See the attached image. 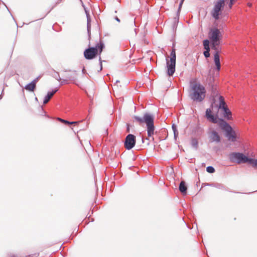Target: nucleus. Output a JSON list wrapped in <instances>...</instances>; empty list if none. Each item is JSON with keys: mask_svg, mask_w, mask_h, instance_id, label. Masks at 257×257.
Instances as JSON below:
<instances>
[{"mask_svg": "<svg viewBox=\"0 0 257 257\" xmlns=\"http://www.w3.org/2000/svg\"><path fill=\"white\" fill-rule=\"evenodd\" d=\"M58 90V88H55L54 90H53L52 91H49L48 92L47 95L45 97L44 99L43 100V103L46 104L47 103L53 95Z\"/></svg>", "mask_w": 257, "mask_h": 257, "instance_id": "nucleus-14", "label": "nucleus"}, {"mask_svg": "<svg viewBox=\"0 0 257 257\" xmlns=\"http://www.w3.org/2000/svg\"><path fill=\"white\" fill-rule=\"evenodd\" d=\"M203 44L204 49L207 50H210L209 47V41L207 39H205L203 42Z\"/></svg>", "mask_w": 257, "mask_h": 257, "instance_id": "nucleus-22", "label": "nucleus"}, {"mask_svg": "<svg viewBox=\"0 0 257 257\" xmlns=\"http://www.w3.org/2000/svg\"><path fill=\"white\" fill-rule=\"evenodd\" d=\"M35 100H38V99L37 97L35 98Z\"/></svg>", "mask_w": 257, "mask_h": 257, "instance_id": "nucleus-45", "label": "nucleus"}, {"mask_svg": "<svg viewBox=\"0 0 257 257\" xmlns=\"http://www.w3.org/2000/svg\"><path fill=\"white\" fill-rule=\"evenodd\" d=\"M99 61L100 65V70H99V71H100L102 69V61L101 60V58L100 56H99Z\"/></svg>", "mask_w": 257, "mask_h": 257, "instance_id": "nucleus-32", "label": "nucleus"}, {"mask_svg": "<svg viewBox=\"0 0 257 257\" xmlns=\"http://www.w3.org/2000/svg\"><path fill=\"white\" fill-rule=\"evenodd\" d=\"M206 171L209 173H213L215 172V169L212 166H208L206 168Z\"/></svg>", "mask_w": 257, "mask_h": 257, "instance_id": "nucleus-24", "label": "nucleus"}, {"mask_svg": "<svg viewBox=\"0 0 257 257\" xmlns=\"http://www.w3.org/2000/svg\"><path fill=\"white\" fill-rule=\"evenodd\" d=\"M209 51H210V50H205V51H204L203 54L205 58H208L210 56Z\"/></svg>", "mask_w": 257, "mask_h": 257, "instance_id": "nucleus-29", "label": "nucleus"}, {"mask_svg": "<svg viewBox=\"0 0 257 257\" xmlns=\"http://www.w3.org/2000/svg\"><path fill=\"white\" fill-rule=\"evenodd\" d=\"M95 47H97V48L98 49H101L103 50V49L104 48V45L102 42H100V43L99 44H97V45Z\"/></svg>", "mask_w": 257, "mask_h": 257, "instance_id": "nucleus-26", "label": "nucleus"}, {"mask_svg": "<svg viewBox=\"0 0 257 257\" xmlns=\"http://www.w3.org/2000/svg\"><path fill=\"white\" fill-rule=\"evenodd\" d=\"M192 146L195 148H197L198 146V141L196 139H193L192 140Z\"/></svg>", "mask_w": 257, "mask_h": 257, "instance_id": "nucleus-27", "label": "nucleus"}, {"mask_svg": "<svg viewBox=\"0 0 257 257\" xmlns=\"http://www.w3.org/2000/svg\"><path fill=\"white\" fill-rule=\"evenodd\" d=\"M57 119L59 121H60V122H61L62 123H64L65 124H68V123H69V121L65 120V119H62L61 118L58 117Z\"/></svg>", "mask_w": 257, "mask_h": 257, "instance_id": "nucleus-30", "label": "nucleus"}, {"mask_svg": "<svg viewBox=\"0 0 257 257\" xmlns=\"http://www.w3.org/2000/svg\"><path fill=\"white\" fill-rule=\"evenodd\" d=\"M174 132V139H175V140H176L177 137H178L179 133H178V131H177L176 132L175 131V132Z\"/></svg>", "mask_w": 257, "mask_h": 257, "instance_id": "nucleus-33", "label": "nucleus"}, {"mask_svg": "<svg viewBox=\"0 0 257 257\" xmlns=\"http://www.w3.org/2000/svg\"><path fill=\"white\" fill-rule=\"evenodd\" d=\"M219 125L220 128L225 132V136L227 138L228 140L233 142L236 141L235 133L227 122L223 119H220L219 122Z\"/></svg>", "mask_w": 257, "mask_h": 257, "instance_id": "nucleus-3", "label": "nucleus"}, {"mask_svg": "<svg viewBox=\"0 0 257 257\" xmlns=\"http://www.w3.org/2000/svg\"><path fill=\"white\" fill-rule=\"evenodd\" d=\"M115 20L116 21L118 22H120V20H119V18H118V17H115Z\"/></svg>", "mask_w": 257, "mask_h": 257, "instance_id": "nucleus-38", "label": "nucleus"}, {"mask_svg": "<svg viewBox=\"0 0 257 257\" xmlns=\"http://www.w3.org/2000/svg\"><path fill=\"white\" fill-rule=\"evenodd\" d=\"M184 1L185 0H181L180 4H179V8H178V12L181 10V8H182V6Z\"/></svg>", "mask_w": 257, "mask_h": 257, "instance_id": "nucleus-34", "label": "nucleus"}, {"mask_svg": "<svg viewBox=\"0 0 257 257\" xmlns=\"http://www.w3.org/2000/svg\"><path fill=\"white\" fill-rule=\"evenodd\" d=\"M247 163L248 164L252 165V166L254 167H257V160L253 159L252 158H248V160H247Z\"/></svg>", "mask_w": 257, "mask_h": 257, "instance_id": "nucleus-21", "label": "nucleus"}, {"mask_svg": "<svg viewBox=\"0 0 257 257\" xmlns=\"http://www.w3.org/2000/svg\"><path fill=\"white\" fill-rule=\"evenodd\" d=\"M220 42L218 41H211V47L213 50H215V52H217L218 53L219 52V45Z\"/></svg>", "mask_w": 257, "mask_h": 257, "instance_id": "nucleus-17", "label": "nucleus"}, {"mask_svg": "<svg viewBox=\"0 0 257 257\" xmlns=\"http://www.w3.org/2000/svg\"><path fill=\"white\" fill-rule=\"evenodd\" d=\"M229 159L231 162L239 164L247 163L248 157L242 153L233 152L229 154Z\"/></svg>", "mask_w": 257, "mask_h": 257, "instance_id": "nucleus-6", "label": "nucleus"}, {"mask_svg": "<svg viewBox=\"0 0 257 257\" xmlns=\"http://www.w3.org/2000/svg\"><path fill=\"white\" fill-rule=\"evenodd\" d=\"M206 117L213 123H216L217 122V117L211 114V110L210 108H208L206 110Z\"/></svg>", "mask_w": 257, "mask_h": 257, "instance_id": "nucleus-11", "label": "nucleus"}, {"mask_svg": "<svg viewBox=\"0 0 257 257\" xmlns=\"http://www.w3.org/2000/svg\"><path fill=\"white\" fill-rule=\"evenodd\" d=\"M214 61L216 67L217 71L220 70V62L219 53L217 52H215L214 54Z\"/></svg>", "mask_w": 257, "mask_h": 257, "instance_id": "nucleus-13", "label": "nucleus"}, {"mask_svg": "<svg viewBox=\"0 0 257 257\" xmlns=\"http://www.w3.org/2000/svg\"><path fill=\"white\" fill-rule=\"evenodd\" d=\"M222 110H223L224 117L228 119H230L231 117L229 116L231 115V112L230 110L227 107L224 108L222 109Z\"/></svg>", "mask_w": 257, "mask_h": 257, "instance_id": "nucleus-18", "label": "nucleus"}, {"mask_svg": "<svg viewBox=\"0 0 257 257\" xmlns=\"http://www.w3.org/2000/svg\"><path fill=\"white\" fill-rule=\"evenodd\" d=\"M135 120L140 124L145 123L146 124L147 134L149 137H152L154 134L155 126L154 123V115L150 113H145L143 117L134 116Z\"/></svg>", "mask_w": 257, "mask_h": 257, "instance_id": "nucleus-2", "label": "nucleus"}, {"mask_svg": "<svg viewBox=\"0 0 257 257\" xmlns=\"http://www.w3.org/2000/svg\"><path fill=\"white\" fill-rule=\"evenodd\" d=\"M52 76L54 78H55L57 80L60 81L61 80V78L59 75V74L58 72H56V71H53V73L52 74Z\"/></svg>", "mask_w": 257, "mask_h": 257, "instance_id": "nucleus-23", "label": "nucleus"}, {"mask_svg": "<svg viewBox=\"0 0 257 257\" xmlns=\"http://www.w3.org/2000/svg\"><path fill=\"white\" fill-rule=\"evenodd\" d=\"M98 53L97 47H89L84 52V56L86 59L91 60L94 58Z\"/></svg>", "mask_w": 257, "mask_h": 257, "instance_id": "nucleus-8", "label": "nucleus"}, {"mask_svg": "<svg viewBox=\"0 0 257 257\" xmlns=\"http://www.w3.org/2000/svg\"><path fill=\"white\" fill-rule=\"evenodd\" d=\"M187 187L184 181H181L179 186V190L183 194H186Z\"/></svg>", "mask_w": 257, "mask_h": 257, "instance_id": "nucleus-16", "label": "nucleus"}, {"mask_svg": "<svg viewBox=\"0 0 257 257\" xmlns=\"http://www.w3.org/2000/svg\"><path fill=\"white\" fill-rule=\"evenodd\" d=\"M190 97L194 101L201 102L205 97L206 90L202 85L195 81L191 82Z\"/></svg>", "mask_w": 257, "mask_h": 257, "instance_id": "nucleus-1", "label": "nucleus"}, {"mask_svg": "<svg viewBox=\"0 0 257 257\" xmlns=\"http://www.w3.org/2000/svg\"><path fill=\"white\" fill-rule=\"evenodd\" d=\"M59 2H58L56 3V5H57V4H59Z\"/></svg>", "mask_w": 257, "mask_h": 257, "instance_id": "nucleus-47", "label": "nucleus"}, {"mask_svg": "<svg viewBox=\"0 0 257 257\" xmlns=\"http://www.w3.org/2000/svg\"><path fill=\"white\" fill-rule=\"evenodd\" d=\"M78 122L77 121H69V123H68L69 124H76Z\"/></svg>", "mask_w": 257, "mask_h": 257, "instance_id": "nucleus-36", "label": "nucleus"}, {"mask_svg": "<svg viewBox=\"0 0 257 257\" xmlns=\"http://www.w3.org/2000/svg\"><path fill=\"white\" fill-rule=\"evenodd\" d=\"M221 37L222 35L219 29L214 28L211 30L209 33V39L211 41L220 42Z\"/></svg>", "mask_w": 257, "mask_h": 257, "instance_id": "nucleus-9", "label": "nucleus"}, {"mask_svg": "<svg viewBox=\"0 0 257 257\" xmlns=\"http://www.w3.org/2000/svg\"><path fill=\"white\" fill-rule=\"evenodd\" d=\"M25 89L29 91H34L36 88V86L32 82L28 84L25 86Z\"/></svg>", "mask_w": 257, "mask_h": 257, "instance_id": "nucleus-20", "label": "nucleus"}, {"mask_svg": "<svg viewBox=\"0 0 257 257\" xmlns=\"http://www.w3.org/2000/svg\"><path fill=\"white\" fill-rule=\"evenodd\" d=\"M211 142L219 143L220 142V137L218 133L215 131H212L209 136Z\"/></svg>", "mask_w": 257, "mask_h": 257, "instance_id": "nucleus-12", "label": "nucleus"}, {"mask_svg": "<svg viewBox=\"0 0 257 257\" xmlns=\"http://www.w3.org/2000/svg\"><path fill=\"white\" fill-rule=\"evenodd\" d=\"M103 50L101 49H98V52H99V54L100 55V53L102 52Z\"/></svg>", "mask_w": 257, "mask_h": 257, "instance_id": "nucleus-40", "label": "nucleus"}, {"mask_svg": "<svg viewBox=\"0 0 257 257\" xmlns=\"http://www.w3.org/2000/svg\"><path fill=\"white\" fill-rule=\"evenodd\" d=\"M83 7L84 8L85 13L86 15L87 18V33L88 35L89 38H90V30H91V19L90 16L89 15V13L88 11L86 9V8L85 7L84 5H83Z\"/></svg>", "mask_w": 257, "mask_h": 257, "instance_id": "nucleus-10", "label": "nucleus"}, {"mask_svg": "<svg viewBox=\"0 0 257 257\" xmlns=\"http://www.w3.org/2000/svg\"><path fill=\"white\" fill-rule=\"evenodd\" d=\"M172 130H173V132H175V131L176 132L177 131V127L175 125V124H172Z\"/></svg>", "mask_w": 257, "mask_h": 257, "instance_id": "nucleus-35", "label": "nucleus"}, {"mask_svg": "<svg viewBox=\"0 0 257 257\" xmlns=\"http://www.w3.org/2000/svg\"><path fill=\"white\" fill-rule=\"evenodd\" d=\"M68 81H69V80L67 78V76H66V79H61V80L59 82H60V85H62L65 84H68Z\"/></svg>", "mask_w": 257, "mask_h": 257, "instance_id": "nucleus-25", "label": "nucleus"}, {"mask_svg": "<svg viewBox=\"0 0 257 257\" xmlns=\"http://www.w3.org/2000/svg\"><path fill=\"white\" fill-rule=\"evenodd\" d=\"M136 143V136L132 134L126 136L124 141V147L126 149L130 150L135 146Z\"/></svg>", "mask_w": 257, "mask_h": 257, "instance_id": "nucleus-7", "label": "nucleus"}, {"mask_svg": "<svg viewBox=\"0 0 257 257\" xmlns=\"http://www.w3.org/2000/svg\"><path fill=\"white\" fill-rule=\"evenodd\" d=\"M236 0H230L231 2L234 3Z\"/></svg>", "mask_w": 257, "mask_h": 257, "instance_id": "nucleus-42", "label": "nucleus"}, {"mask_svg": "<svg viewBox=\"0 0 257 257\" xmlns=\"http://www.w3.org/2000/svg\"><path fill=\"white\" fill-rule=\"evenodd\" d=\"M212 92H213V88H212Z\"/></svg>", "mask_w": 257, "mask_h": 257, "instance_id": "nucleus-46", "label": "nucleus"}, {"mask_svg": "<svg viewBox=\"0 0 257 257\" xmlns=\"http://www.w3.org/2000/svg\"><path fill=\"white\" fill-rule=\"evenodd\" d=\"M119 82V81H118V80H116V83H117V82Z\"/></svg>", "mask_w": 257, "mask_h": 257, "instance_id": "nucleus-44", "label": "nucleus"}, {"mask_svg": "<svg viewBox=\"0 0 257 257\" xmlns=\"http://www.w3.org/2000/svg\"><path fill=\"white\" fill-rule=\"evenodd\" d=\"M233 3H233V2H231L230 1L229 4V8H231V7H232V5H233Z\"/></svg>", "mask_w": 257, "mask_h": 257, "instance_id": "nucleus-37", "label": "nucleus"}, {"mask_svg": "<svg viewBox=\"0 0 257 257\" xmlns=\"http://www.w3.org/2000/svg\"><path fill=\"white\" fill-rule=\"evenodd\" d=\"M12 257H16L15 255H12Z\"/></svg>", "mask_w": 257, "mask_h": 257, "instance_id": "nucleus-49", "label": "nucleus"}, {"mask_svg": "<svg viewBox=\"0 0 257 257\" xmlns=\"http://www.w3.org/2000/svg\"><path fill=\"white\" fill-rule=\"evenodd\" d=\"M127 129H126V131L127 132H130V127H129V125L128 124H127Z\"/></svg>", "mask_w": 257, "mask_h": 257, "instance_id": "nucleus-39", "label": "nucleus"}, {"mask_svg": "<svg viewBox=\"0 0 257 257\" xmlns=\"http://www.w3.org/2000/svg\"><path fill=\"white\" fill-rule=\"evenodd\" d=\"M82 73H85V68H83V69H82Z\"/></svg>", "mask_w": 257, "mask_h": 257, "instance_id": "nucleus-41", "label": "nucleus"}, {"mask_svg": "<svg viewBox=\"0 0 257 257\" xmlns=\"http://www.w3.org/2000/svg\"><path fill=\"white\" fill-rule=\"evenodd\" d=\"M170 62L168 61V59H166L167 61V74L169 76H172L175 71V65H176V52L175 49L173 48L170 54Z\"/></svg>", "mask_w": 257, "mask_h": 257, "instance_id": "nucleus-4", "label": "nucleus"}, {"mask_svg": "<svg viewBox=\"0 0 257 257\" xmlns=\"http://www.w3.org/2000/svg\"><path fill=\"white\" fill-rule=\"evenodd\" d=\"M225 1V0H217V1L215 3L214 7L211 12V15L215 20L219 19L221 10L224 7Z\"/></svg>", "mask_w": 257, "mask_h": 257, "instance_id": "nucleus-5", "label": "nucleus"}, {"mask_svg": "<svg viewBox=\"0 0 257 257\" xmlns=\"http://www.w3.org/2000/svg\"><path fill=\"white\" fill-rule=\"evenodd\" d=\"M40 77H37L36 78H35V79H34L31 82L34 84L35 85V86H36V84L37 83V82L39 80V79Z\"/></svg>", "mask_w": 257, "mask_h": 257, "instance_id": "nucleus-31", "label": "nucleus"}, {"mask_svg": "<svg viewBox=\"0 0 257 257\" xmlns=\"http://www.w3.org/2000/svg\"><path fill=\"white\" fill-rule=\"evenodd\" d=\"M219 108L222 109L224 108H225L227 107V106L226 105V103L224 101V98L222 96H219Z\"/></svg>", "mask_w": 257, "mask_h": 257, "instance_id": "nucleus-19", "label": "nucleus"}, {"mask_svg": "<svg viewBox=\"0 0 257 257\" xmlns=\"http://www.w3.org/2000/svg\"><path fill=\"white\" fill-rule=\"evenodd\" d=\"M152 140H154V139L153 137H152Z\"/></svg>", "mask_w": 257, "mask_h": 257, "instance_id": "nucleus-48", "label": "nucleus"}, {"mask_svg": "<svg viewBox=\"0 0 257 257\" xmlns=\"http://www.w3.org/2000/svg\"><path fill=\"white\" fill-rule=\"evenodd\" d=\"M65 72H70V74H68L67 76L69 81H74L77 78L76 71L65 70Z\"/></svg>", "mask_w": 257, "mask_h": 257, "instance_id": "nucleus-15", "label": "nucleus"}, {"mask_svg": "<svg viewBox=\"0 0 257 257\" xmlns=\"http://www.w3.org/2000/svg\"><path fill=\"white\" fill-rule=\"evenodd\" d=\"M248 6H249V7H251V4H249V3H248Z\"/></svg>", "mask_w": 257, "mask_h": 257, "instance_id": "nucleus-43", "label": "nucleus"}, {"mask_svg": "<svg viewBox=\"0 0 257 257\" xmlns=\"http://www.w3.org/2000/svg\"><path fill=\"white\" fill-rule=\"evenodd\" d=\"M209 186H213V187H215L216 188H218L219 189H221V188H223V186L222 184H218V183L214 184H210Z\"/></svg>", "mask_w": 257, "mask_h": 257, "instance_id": "nucleus-28", "label": "nucleus"}]
</instances>
